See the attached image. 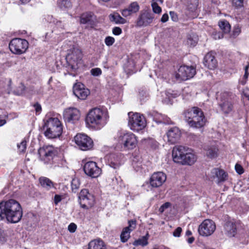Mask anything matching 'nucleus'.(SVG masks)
I'll use <instances>...</instances> for the list:
<instances>
[{
	"instance_id": "nucleus-2",
	"label": "nucleus",
	"mask_w": 249,
	"mask_h": 249,
	"mask_svg": "<svg viewBox=\"0 0 249 249\" xmlns=\"http://www.w3.org/2000/svg\"><path fill=\"white\" fill-rule=\"evenodd\" d=\"M109 117L107 109L95 107L89 112L86 121L89 126L99 129L107 124Z\"/></svg>"
},
{
	"instance_id": "nucleus-16",
	"label": "nucleus",
	"mask_w": 249,
	"mask_h": 249,
	"mask_svg": "<svg viewBox=\"0 0 249 249\" xmlns=\"http://www.w3.org/2000/svg\"><path fill=\"white\" fill-rule=\"evenodd\" d=\"M84 171L88 176L95 178L101 174V169L97 165L95 162L88 161L84 166Z\"/></svg>"
},
{
	"instance_id": "nucleus-55",
	"label": "nucleus",
	"mask_w": 249,
	"mask_h": 249,
	"mask_svg": "<svg viewBox=\"0 0 249 249\" xmlns=\"http://www.w3.org/2000/svg\"><path fill=\"white\" fill-rule=\"evenodd\" d=\"M61 200V196L59 195H56L54 197V203L57 205Z\"/></svg>"
},
{
	"instance_id": "nucleus-30",
	"label": "nucleus",
	"mask_w": 249,
	"mask_h": 249,
	"mask_svg": "<svg viewBox=\"0 0 249 249\" xmlns=\"http://www.w3.org/2000/svg\"><path fill=\"white\" fill-rule=\"evenodd\" d=\"M188 11L194 12L197 8L198 4V0H181Z\"/></svg>"
},
{
	"instance_id": "nucleus-45",
	"label": "nucleus",
	"mask_w": 249,
	"mask_h": 249,
	"mask_svg": "<svg viewBox=\"0 0 249 249\" xmlns=\"http://www.w3.org/2000/svg\"><path fill=\"white\" fill-rule=\"evenodd\" d=\"M91 74L94 76H98L102 74V71L100 68H96L92 69L90 71Z\"/></svg>"
},
{
	"instance_id": "nucleus-50",
	"label": "nucleus",
	"mask_w": 249,
	"mask_h": 249,
	"mask_svg": "<svg viewBox=\"0 0 249 249\" xmlns=\"http://www.w3.org/2000/svg\"><path fill=\"white\" fill-rule=\"evenodd\" d=\"M122 32V29L118 27H115L112 29V33L114 35H119Z\"/></svg>"
},
{
	"instance_id": "nucleus-40",
	"label": "nucleus",
	"mask_w": 249,
	"mask_h": 249,
	"mask_svg": "<svg viewBox=\"0 0 249 249\" xmlns=\"http://www.w3.org/2000/svg\"><path fill=\"white\" fill-rule=\"evenodd\" d=\"M17 146L19 152H24L26 149V141L25 140L22 141L20 144H18Z\"/></svg>"
},
{
	"instance_id": "nucleus-54",
	"label": "nucleus",
	"mask_w": 249,
	"mask_h": 249,
	"mask_svg": "<svg viewBox=\"0 0 249 249\" xmlns=\"http://www.w3.org/2000/svg\"><path fill=\"white\" fill-rule=\"evenodd\" d=\"M34 107L36 113H39L41 110V107L38 103L34 105Z\"/></svg>"
},
{
	"instance_id": "nucleus-11",
	"label": "nucleus",
	"mask_w": 249,
	"mask_h": 249,
	"mask_svg": "<svg viewBox=\"0 0 249 249\" xmlns=\"http://www.w3.org/2000/svg\"><path fill=\"white\" fill-rule=\"evenodd\" d=\"M82 56V52L78 48H73L69 51L66 60L72 70H76L78 69V65L81 60Z\"/></svg>"
},
{
	"instance_id": "nucleus-15",
	"label": "nucleus",
	"mask_w": 249,
	"mask_h": 249,
	"mask_svg": "<svg viewBox=\"0 0 249 249\" xmlns=\"http://www.w3.org/2000/svg\"><path fill=\"white\" fill-rule=\"evenodd\" d=\"M153 14L149 10H142L136 21V26L138 27L146 26L152 22L154 18Z\"/></svg>"
},
{
	"instance_id": "nucleus-47",
	"label": "nucleus",
	"mask_w": 249,
	"mask_h": 249,
	"mask_svg": "<svg viewBox=\"0 0 249 249\" xmlns=\"http://www.w3.org/2000/svg\"><path fill=\"white\" fill-rule=\"evenodd\" d=\"M155 173L152 175L150 179V185L151 186V189H154L156 187V178L155 177Z\"/></svg>"
},
{
	"instance_id": "nucleus-32",
	"label": "nucleus",
	"mask_w": 249,
	"mask_h": 249,
	"mask_svg": "<svg viewBox=\"0 0 249 249\" xmlns=\"http://www.w3.org/2000/svg\"><path fill=\"white\" fill-rule=\"evenodd\" d=\"M39 181L41 186L47 190H50L53 186V182L47 178L40 177Z\"/></svg>"
},
{
	"instance_id": "nucleus-21",
	"label": "nucleus",
	"mask_w": 249,
	"mask_h": 249,
	"mask_svg": "<svg viewBox=\"0 0 249 249\" xmlns=\"http://www.w3.org/2000/svg\"><path fill=\"white\" fill-rule=\"evenodd\" d=\"M124 156L121 153L111 154L108 156V161L110 167L116 169L123 163Z\"/></svg>"
},
{
	"instance_id": "nucleus-62",
	"label": "nucleus",
	"mask_w": 249,
	"mask_h": 249,
	"mask_svg": "<svg viewBox=\"0 0 249 249\" xmlns=\"http://www.w3.org/2000/svg\"><path fill=\"white\" fill-rule=\"evenodd\" d=\"M191 234H192V232L188 230L186 231V235L189 236L191 235Z\"/></svg>"
},
{
	"instance_id": "nucleus-49",
	"label": "nucleus",
	"mask_w": 249,
	"mask_h": 249,
	"mask_svg": "<svg viewBox=\"0 0 249 249\" xmlns=\"http://www.w3.org/2000/svg\"><path fill=\"white\" fill-rule=\"evenodd\" d=\"M77 228V226L73 223H71L68 226V230L71 232H74Z\"/></svg>"
},
{
	"instance_id": "nucleus-34",
	"label": "nucleus",
	"mask_w": 249,
	"mask_h": 249,
	"mask_svg": "<svg viewBox=\"0 0 249 249\" xmlns=\"http://www.w3.org/2000/svg\"><path fill=\"white\" fill-rule=\"evenodd\" d=\"M218 25L225 33H228L231 30V25L228 21L224 19L219 21Z\"/></svg>"
},
{
	"instance_id": "nucleus-41",
	"label": "nucleus",
	"mask_w": 249,
	"mask_h": 249,
	"mask_svg": "<svg viewBox=\"0 0 249 249\" xmlns=\"http://www.w3.org/2000/svg\"><path fill=\"white\" fill-rule=\"evenodd\" d=\"M171 206L170 202H165L164 204L162 205L159 209V211L160 213H162L166 211V210L169 209Z\"/></svg>"
},
{
	"instance_id": "nucleus-27",
	"label": "nucleus",
	"mask_w": 249,
	"mask_h": 249,
	"mask_svg": "<svg viewBox=\"0 0 249 249\" xmlns=\"http://www.w3.org/2000/svg\"><path fill=\"white\" fill-rule=\"evenodd\" d=\"M225 233L229 237H233L236 232L235 224L231 221L227 222L224 226Z\"/></svg>"
},
{
	"instance_id": "nucleus-29",
	"label": "nucleus",
	"mask_w": 249,
	"mask_h": 249,
	"mask_svg": "<svg viewBox=\"0 0 249 249\" xmlns=\"http://www.w3.org/2000/svg\"><path fill=\"white\" fill-rule=\"evenodd\" d=\"M108 18L111 22L117 24H124L127 22V20L125 18L116 12L110 14L108 16Z\"/></svg>"
},
{
	"instance_id": "nucleus-31",
	"label": "nucleus",
	"mask_w": 249,
	"mask_h": 249,
	"mask_svg": "<svg viewBox=\"0 0 249 249\" xmlns=\"http://www.w3.org/2000/svg\"><path fill=\"white\" fill-rule=\"evenodd\" d=\"M88 249H107V248L102 240L95 239L89 243Z\"/></svg>"
},
{
	"instance_id": "nucleus-57",
	"label": "nucleus",
	"mask_w": 249,
	"mask_h": 249,
	"mask_svg": "<svg viewBox=\"0 0 249 249\" xmlns=\"http://www.w3.org/2000/svg\"><path fill=\"white\" fill-rule=\"evenodd\" d=\"M151 6L152 7L153 12L156 13V1H155V0H152Z\"/></svg>"
},
{
	"instance_id": "nucleus-35",
	"label": "nucleus",
	"mask_w": 249,
	"mask_h": 249,
	"mask_svg": "<svg viewBox=\"0 0 249 249\" xmlns=\"http://www.w3.org/2000/svg\"><path fill=\"white\" fill-rule=\"evenodd\" d=\"M166 180V176L162 172H157V187L161 186Z\"/></svg>"
},
{
	"instance_id": "nucleus-64",
	"label": "nucleus",
	"mask_w": 249,
	"mask_h": 249,
	"mask_svg": "<svg viewBox=\"0 0 249 249\" xmlns=\"http://www.w3.org/2000/svg\"><path fill=\"white\" fill-rule=\"evenodd\" d=\"M248 75H249L248 71H245V74H244V78H247L248 77Z\"/></svg>"
},
{
	"instance_id": "nucleus-7",
	"label": "nucleus",
	"mask_w": 249,
	"mask_h": 249,
	"mask_svg": "<svg viewBox=\"0 0 249 249\" xmlns=\"http://www.w3.org/2000/svg\"><path fill=\"white\" fill-rule=\"evenodd\" d=\"M234 95L227 92L221 93L220 95L218 105L220 110L224 114H228L233 109Z\"/></svg>"
},
{
	"instance_id": "nucleus-9",
	"label": "nucleus",
	"mask_w": 249,
	"mask_h": 249,
	"mask_svg": "<svg viewBox=\"0 0 249 249\" xmlns=\"http://www.w3.org/2000/svg\"><path fill=\"white\" fill-rule=\"evenodd\" d=\"M196 74V67L193 66L183 65L179 67L174 74L178 81H186L193 78Z\"/></svg>"
},
{
	"instance_id": "nucleus-36",
	"label": "nucleus",
	"mask_w": 249,
	"mask_h": 249,
	"mask_svg": "<svg viewBox=\"0 0 249 249\" xmlns=\"http://www.w3.org/2000/svg\"><path fill=\"white\" fill-rule=\"evenodd\" d=\"M57 5L61 9L65 10L70 8L71 4L69 0H58Z\"/></svg>"
},
{
	"instance_id": "nucleus-46",
	"label": "nucleus",
	"mask_w": 249,
	"mask_h": 249,
	"mask_svg": "<svg viewBox=\"0 0 249 249\" xmlns=\"http://www.w3.org/2000/svg\"><path fill=\"white\" fill-rule=\"evenodd\" d=\"M235 169L236 172L239 175L242 174L244 172V170L242 166L238 163H236L235 164Z\"/></svg>"
},
{
	"instance_id": "nucleus-18",
	"label": "nucleus",
	"mask_w": 249,
	"mask_h": 249,
	"mask_svg": "<svg viewBox=\"0 0 249 249\" xmlns=\"http://www.w3.org/2000/svg\"><path fill=\"white\" fill-rule=\"evenodd\" d=\"M187 147L182 145L175 146L172 150V157L174 162L181 164L187 152Z\"/></svg>"
},
{
	"instance_id": "nucleus-44",
	"label": "nucleus",
	"mask_w": 249,
	"mask_h": 249,
	"mask_svg": "<svg viewBox=\"0 0 249 249\" xmlns=\"http://www.w3.org/2000/svg\"><path fill=\"white\" fill-rule=\"evenodd\" d=\"M115 42V39L111 36L106 37L105 39V43L106 45L110 46L113 45Z\"/></svg>"
},
{
	"instance_id": "nucleus-13",
	"label": "nucleus",
	"mask_w": 249,
	"mask_h": 249,
	"mask_svg": "<svg viewBox=\"0 0 249 249\" xmlns=\"http://www.w3.org/2000/svg\"><path fill=\"white\" fill-rule=\"evenodd\" d=\"M74 141L78 147L83 151L89 150L93 146L91 138L84 134H77L74 137Z\"/></svg>"
},
{
	"instance_id": "nucleus-5",
	"label": "nucleus",
	"mask_w": 249,
	"mask_h": 249,
	"mask_svg": "<svg viewBox=\"0 0 249 249\" xmlns=\"http://www.w3.org/2000/svg\"><path fill=\"white\" fill-rule=\"evenodd\" d=\"M128 126L131 130L139 132L143 129L146 125V121L144 116L137 112H129Z\"/></svg>"
},
{
	"instance_id": "nucleus-38",
	"label": "nucleus",
	"mask_w": 249,
	"mask_h": 249,
	"mask_svg": "<svg viewBox=\"0 0 249 249\" xmlns=\"http://www.w3.org/2000/svg\"><path fill=\"white\" fill-rule=\"evenodd\" d=\"M197 42V37L195 35H188L187 43L190 46L194 47Z\"/></svg>"
},
{
	"instance_id": "nucleus-43",
	"label": "nucleus",
	"mask_w": 249,
	"mask_h": 249,
	"mask_svg": "<svg viewBox=\"0 0 249 249\" xmlns=\"http://www.w3.org/2000/svg\"><path fill=\"white\" fill-rule=\"evenodd\" d=\"M244 0H232V4L237 8L242 7L244 5Z\"/></svg>"
},
{
	"instance_id": "nucleus-25",
	"label": "nucleus",
	"mask_w": 249,
	"mask_h": 249,
	"mask_svg": "<svg viewBox=\"0 0 249 249\" xmlns=\"http://www.w3.org/2000/svg\"><path fill=\"white\" fill-rule=\"evenodd\" d=\"M203 63L208 69L213 70L217 66V61L211 53H208L204 58Z\"/></svg>"
},
{
	"instance_id": "nucleus-1",
	"label": "nucleus",
	"mask_w": 249,
	"mask_h": 249,
	"mask_svg": "<svg viewBox=\"0 0 249 249\" xmlns=\"http://www.w3.org/2000/svg\"><path fill=\"white\" fill-rule=\"evenodd\" d=\"M22 216L20 204L15 199L0 202V221L6 220L11 223L18 222Z\"/></svg>"
},
{
	"instance_id": "nucleus-28",
	"label": "nucleus",
	"mask_w": 249,
	"mask_h": 249,
	"mask_svg": "<svg viewBox=\"0 0 249 249\" xmlns=\"http://www.w3.org/2000/svg\"><path fill=\"white\" fill-rule=\"evenodd\" d=\"M94 15L91 13H85L80 17V23L92 25L94 23Z\"/></svg>"
},
{
	"instance_id": "nucleus-8",
	"label": "nucleus",
	"mask_w": 249,
	"mask_h": 249,
	"mask_svg": "<svg viewBox=\"0 0 249 249\" xmlns=\"http://www.w3.org/2000/svg\"><path fill=\"white\" fill-rule=\"evenodd\" d=\"M58 153V149L52 145H44L38 150L40 159L45 163H52Z\"/></svg>"
},
{
	"instance_id": "nucleus-59",
	"label": "nucleus",
	"mask_w": 249,
	"mask_h": 249,
	"mask_svg": "<svg viewBox=\"0 0 249 249\" xmlns=\"http://www.w3.org/2000/svg\"><path fill=\"white\" fill-rule=\"evenodd\" d=\"M195 240V238L193 237H190L188 239V242L189 244H192Z\"/></svg>"
},
{
	"instance_id": "nucleus-60",
	"label": "nucleus",
	"mask_w": 249,
	"mask_h": 249,
	"mask_svg": "<svg viewBox=\"0 0 249 249\" xmlns=\"http://www.w3.org/2000/svg\"><path fill=\"white\" fill-rule=\"evenodd\" d=\"M161 12V8L157 4V13H160Z\"/></svg>"
},
{
	"instance_id": "nucleus-39",
	"label": "nucleus",
	"mask_w": 249,
	"mask_h": 249,
	"mask_svg": "<svg viewBox=\"0 0 249 249\" xmlns=\"http://www.w3.org/2000/svg\"><path fill=\"white\" fill-rule=\"evenodd\" d=\"M80 183L78 178H73L71 182V186L72 192L75 193L80 187Z\"/></svg>"
},
{
	"instance_id": "nucleus-56",
	"label": "nucleus",
	"mask_w": 249,
	"mask_h": 249,
	"mask_svg": "<svg viewBox=\"0 0 249 249\" xmlns=\"http://www.w3.org/2000/svg\"><path fill=\"white\" fill-rule=\"evenodd\" d=\"M168 18H169V17H168V14H164L162 15V16L160 19V21L164 23L168 20Z\"/></svg>"
},
{
	"instance_id": "nucleus-63",
	"label": "nucleus",
	"mask_w": 249,
	"mask_h": 249,
	"mask_svg": "<svg viewBox=\"0 0 249 249\" xmlns=\"http://www.w3.org/2000/svg\"><path fill=\"white\" fill-rule=\"evenodd\" d=\"M110 0H98V2L99 3H102L103 2H107L109 1Z\"/></svg>"
},
{
	"instance_id": "nucleus-23",
	"label": "nucleus",
	"mask_w": 249,
	"mask_h": 249,
	"mask_svg": "<svg viewBox=\"0 0 249 249\" xmlns=\"http://www.w3.org/2000/svg\"><path fill=\"white\" fill-rule=\"evenodd\" d=\"M168 141L173 144L178 142L181 136V132L177 127L171 128L166 133Z\"/></svg>"
},
{
	"instance_id": "nucleus-51",
	"label": "nucleus",
	"mask_w": 249,
	"mask_h": 249,
	"mask_svg": "<svg viewBox=\"0 0 249 249\" xmlns=\"http://www.w3.org/2000/svg\"><path fill=\"white\" fill-rule=\"evenodd\" d=\"M181 231L182 229L180 227L177 228L173 232V236L177 237H179Z\"/></svg>"
},
{
	"instance_id": "nucleus-12",
	"label": "nucleus",
	"mask_w": 249,
	"mask_h": 249,
	"mask_svg": "<svg viewBox=\"0 0 249 249\" xmlns=\"http://www.w3.org/2000/svg\"><path fill=\"white\" fill-rule=\"evenodd\" d=\"M78 198L81 207L85 209L92 208L95 204L94 196L85 189L80 191Z\"/></svg>"
},
{
	"instance_id": "nucleus-61",
	"label": "nucleus",
	"mask_w": 249,
	"mask_h": 249,
	"mask_svg": "<svg viewBox=\"0 0 249 249\" xmlns=\"http://www.w3.org/2000/svg\"><path fill=\"white\" fill-rule=\"evenodd\" d=\"M22 3H26L29 2L31 0H19Z\"/></svg>"
},
{
	"instance_id": "nucleus-3",
	"label": "nucleus",
	"mask_w": 249,
	"mask_h": 249,
	"mask_svg": "<svg viewBox=\"0 0 249 249\" xmlns=\"http://www.w3.org/2000/svg\"><path fill=\"white\" fill-rule=\"evenodd\" d=\"M183 115L185 122L191 127L199 128L203 127L206 120L202 110L197 107H193L185 110Z\"/></svg>"
},
{
	"instance_id": "nucleus-6",
	"label": "nucleus",
	"mask_w": 249,
	"mask_h": 249,
	"mask_svg": "<svg viewBox=\"0 0 249 249\" xmlns=\"http://www.w3.org/2000/svg\"><path fill=\"white\" fill-rule=\"evenodd\" d=\"M118 141L123 146L124 149L128 150L134 149L138 143L136 136L130 132H119Z\"/></svg>"
},
{
	"instance_id": "nucleus-19",
	"label": "nucleus",
	"mask_w": 249,
	"mask_h": 249,
	"mask_svg": "<svg viewBox=\"0 0 249 249\" xmlns=\"http://www.w3.org/2000/svg\"><path fill=\"white\" fill-rule=\"evenodd\" d=\"M73 92L75 96L81 100L86 99L90 94L89 90L81 83H76L73 86Z\"/></svg>"
},
{
	"instance_id": "nucleus-37",
	"label": "nucleus",
	"mask_w": 249,
	"mask_h": 249,
	"mask_svg": "<svg viewBox=\"0 0 249 249\" xmlns=\"http://www.w3.org/2000/svg\"><path fill=\"white\" fill-rule=\"evenodd\" d=\"M148 234L146 236H143L141 238L136 240L133 243L135 246H145L148 244L147 237Z\"/></svg>"
},
{
	"instance_id": "nucleus-20",
	"label": "nucleus",
	"mask_w": 249,
	"mask_h": 249,
	"mask_svg": "<svg viewBox=\"0 0 249 249\" xmlns=\"http://www.w3.org/2000/svg\"><path fill=\"white\" fill-rule=\"evenodd\" d=\"M136 227L135 220H131L128 221V226L124 228L120 235V238L122 242H126L130 238V232Z\"/></svg>"
},
{
	"instance_id": "nucleus-4",
	"label": "nucleus",
	"mask_w": 249,
	"mask_h": 249,
	"mask_svg": "<svg viewBox=\"0 0 249 249\" xmlns=\"http://www.w3.org/2000/svg\"><path fill=\"white\" fill-rule=\"evenodd\" d=\"M44 135L48 139L59 138L62 134V124L57 118H50L43 126Z\"/></svg>"
},
{
	"instance_id": "nucleus-22",
	"label": "nucleus",
	"mask_w": 249,
	"mask_h": 249,
	"mask_svg": "<svg viewBox=\"0 0 249 249\" xmlns=\"http://www.w3.org/2000/svg\"><path fill=\"white\" fill-rule=\"evenodd\" d=\"M140 9V6L138 2H133L131 3L126 8L121 10V13L124 18L132 16L137 13Z\"/></svg>"
},
{
	"instance_id": "nucleus-14",
	"label": "nucleus",
	"mask_w": 249,
	"mask_h": 249,
	"mask_svg": "<svg viewBox=\"0 0 249 249\" xmlns=\"http://www.w3.org/2000/svg\"><path fill=\"white\" fill-rule=\"evenodd\" d=\"M215 228V224L213 221L206 219L199 226L198 231L201 236H208L213 233Z\"/></svg>"
},
{
	"instance_id": "nucleus-24",
	"label": "nucleus",
	"mask_w": 249,
	"mask_h": 249,
	"mask_svg": "<svg viewBox=\"0 0 249 249\" xmlns=\"http://www.w3.org/2000/svg\"><path fill=\"white\" fill-rule=\"evenodd\" d=\"M211 174L214 178H217L218 184L224 182L228 179L227 173L222 169L214 168L212 170Z\"/></svg>"
},
{
	"instance_id": "nucleus-10",
	"label": "nucleus",
	"mask_w": 249,
	"mask_h": 249,
	"mask_svg": "<svg viewBox=\"0 0 249 249\" xmlns=\"http://www.w3.org/2000/svg\"><path fill=\"white\" fill-rule=\"evenodd\" d=\"M29 47L28 42L24 39L15 38L12 39L9 44L11 52L16 54L24 53Z\"/></svg>"
},
{
	"instance_id": "nucleus-33",
	"label": "nucleus",
	"mask_w": 249,
	"mask_h": 249,
	"mask_svg": "<svg viewBox=\"0 0 249 249\" xmlns=\"http://www.w3.org/2000/svg\"><path fill=\"white\" fill-rule=\"evenodd\" d=\"M204 150L206 151V155L211 158H213L217 156V149L215 146H206Z\"/></svg>"
},
{
	"instance_id": "nucleus-42",
	"label": "nucleus",
	"mask_w": 249,
	"mask_h": 249,
	"mask_svg": "<svg viewBox=\"0 0 249 249\" xmlns=\"http://www.w3.org/2000/svg\"><path fill=\"white\" fill-rule=\"evenodd\" d=\"M124 0H110L111 4L110 7L116 8L124 2Z\"/></svg>"
},
{
	"instance_id": "nucleus-48",
	"label": "nucleus",
	"mask_w": 249,
	"mask_h": 249,
	"mask_svg": "<svg viewBox=\"0 0 249 249\" xmlns=\"http://www.w3.org/2000/svg\"><path fill=\"white\" fill-rule=\"evenodd\" d=\"M240 33H241L240 28L239 26L234 27L233 32H232V36L234 37H236L240 34Z\"/></svg>"
},
{
	"instance_id": "nucleus-26",
	"label": "nucleus",
	"mask_w": 249,
	"mask_h": 249,
	"mask_svg": "<svg viewBox=\"0 0 249 249\" xmlns=\"http://www.w3.org/2000/svg\"><path fill=\"white\" fill-rule=\"evenodd\" d=\"M196 160V156L192 152V150L188 147L187 152H186L184 158L183 159V161H182L181 164H188L191 165L194 164Z\"/></svg>"
},
{
	"instance_id": "nucleus-58",
	"label": "nucleus",
	"mask_w": 249,
	"mask_h": 249,
	"mask_svg": "<svg viewBox=\"0 0 249 249\" xmlns=\"http://www.w3.org/2000/svg\"><path fill=\"white\" fill-rule=\"evenodd\" d=\"M245 97H246L249 100V89H246L243 92Z\"/></svg>"
},
{
	"instance_id": "nucleus-52",
	"label": "nucleus",
	"mask_w": 249,
	"mask_h": 249,
	"mask_svg": "<svg viewBox=\"0 0 249 249\" xmlns=\"http://www.w3.org/2000/svg\"><path fill=\"white\" fill-rule=\"evenodd\" d=\"M170 15L171 18L173 21H177L178 20V15L175 12H174L173 11H171L170 12Z\"/></svg>"
},
{
	"instance_id": "nucleus-53",
	"label": "nucleus",
	"mask_w": 249,
	"mask_h": 249,
	"mask_svg": "<svg viewBox=\"0 0 249 249\" xmlns=\"http://www.w3.org/2000/svg\"><path fill=\"white\" fill-rule=\"evenodd\" d=\"M213 37L215 39H219L223 37V35L220 32H215L213 34Z\"/></svg>"
},
{
	"instance_id": "nucleus-17",
	"label": "nucleus",
	"mask_w": 249,
	"mask_h": 249,
	"mask_svg": "<svg viewBox=\"0 0 249 249\" xmlns=\"http://www.w3.org/2000/svg\"><path fill=\"white\" fill-rule=\"evenodd\" d=\"M80 113L77 108L75 107H69L66 109L63 113V117L67 123H74L80 118Z\"/></svg>"
}]
</instances>
